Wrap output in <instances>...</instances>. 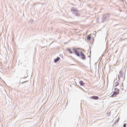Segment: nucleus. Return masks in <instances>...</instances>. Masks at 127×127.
<instances>
[{"label":"nucleus","instance_id":"obj_1","mask_svg":"<svg viewBox=\"0 0 127 127\" xmlns=\"http://www.w3.org/2000/svg\"><path fill=\"white\" fill-rule=\"evenodd\" d=\"M120 92V90L118 89V88H115V91L111 95V98H115V97H117V95H119V93Z\"/></svg>","mask_w":127,"mask_h":127},{"label":"nucleus","instance_id":"obj_2","mask_svg":"<svg viewBox=\"0 0 127 127\" xmlns=\"http://www.w3.org/2000/svg\"><path fill=\"white\" fill-rule=\"evenodd\" d=\"M73 50L74 52L75 55H76V56H78L79 57V56H80V54H79L78 51H77V50H76V49L75 48H73Z\"/></svg>","mask_w":127,"mask_h":127},{"label":"nucleus","instance_id":"obj_3","mask_svg":"<svg viewBox=\"0 0 127 127\" xmlns=\"http://www.w3.org/2000/svg\"><path fill=\"white\" fill-rule=\"evenodd\" d=\"M80 56L82 59H85V58H86V56H85V54H84L83 53H80Z\"/></svg>","mask_w":127,"mask_h":127},{"label":"nucleus","instance_id":"obj_4","mask_svg":"<svg viewBox=\"0 0 127 127\" xmlns=\"http://www.w3.org/2000/svg\"><path fill=\"white\" fill-rule=\"evenodd\" d=\"M91 99H93V100H98L99 97L98 96H92L91 97Z\"/></svg>","mask_w":127,"mask_h":127},{"label":"nucleus","instance_id":"obj_5","mask_svg":"<svg viewBox=\"0 0 127 127\" xmlns=\"http://www.w3.org/2000/svg\"><path fill=\"white\" fill-rule=\"evenodd\" d=\"M79 84L80 86H84L85 85V83H84V82H83L82 80L79 81Z\"/></svg>","mask_w":127,"mask_h":127},{"label":"nucleus","instance_id":"obj_6","mask_svg":"<svg viewBox=\"0 0 127 127\" xmlns=\"http://www.w3.org/2000/svg\"><path fill=\"white\" fill-rule=\"evenodd\" d=\"M59 60H60V58L58 57L57 59L55 60L54 62L55 63H56L57 62H58Z\"/></svg>","mask_w":127,"mask_h":127},{"label":"nucleus","instance_id":"obj_7","mask_svg":"<svg viewBox=\"0 0 127 127\" xmlns=\"http://www.w3.org/2000/svg\"><path fill=\"white\" fill-rule=\"evenodd\" d=\"M67 51L70 54H73V52L70 49H67Z\"/></svg>","mask_w":127,"mask_h":127},{"label":"nucleus","instance_id":"obj_8","mask_svg":"<svg viewBox=\"0 0 127 127\" xmlns=\"http://www.w3.org/2000/svg\"><path fill=\"white\" fill-rule=\"evenodd\" d=\"M87 40H91V35H88L87 38Z\"/></svg>","mask_w":127,"mask_h":127},{"label":"nucleus","instance_id":"obj_9","mask_svg":"<svg viewBox=\"0 0 127 127\" xmlns=\"http://www.w3.org/2000/svg\"><path fill=\"white\" fill-rule=\"evenodd\" d=\"M118 86H119V82H116L115 83V87H117Z\"/></svg>","mask_w":127,"mask_h":127},{"label":"nucleus","instance_id":"obj_10","mask_svg":"<svg viewBox=\"0 0 127 127\" xmlns=\"http://www.w3.org/2000/svg\"><path fill=\"white\" fill-rule=\"evenodd\" d=\"M123 127H127V124H124Z\"/></svg>","mask_w":127,"mask_h":127}]
</instances>
